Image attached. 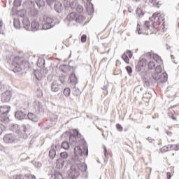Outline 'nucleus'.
Instances as JSON below:
<instances>
[{
    "mask_svg": "<svg viewBox=\"0 0 179 179\" xmlns=\"http://www.w3.org/2000/svg\"><path fill=\"white\" fill-rule=\"evenodd\" d=\"M173 134V133L171 131H166V135H169V136H171Z\"/></svg>",
    "mask_w": 179,
    "mask_h": 179,
    "instance_id": "obj_62",
    "label": "nucleus"
},
{
    "mask_svg": "<svg viewBox=\"0 0 179 179\" xmlns=\"http://www.w3.org/2000/svg\"><path fill=\"white\" fill-rule=\"evenodd\" d=\"M50 179H64V178L59 172H55L50 176Z\"/></svg>",
    "mask_w": 179,
    "mask_h": 179,
    "instance_id": "obj_25",
    "label": "nucleus"
},
{
    "mask_svg": "<svg viewBox=\"0 0 179 179\" xmlns=\"http://www.w3.org/2000/svg\"><path fill=\"white\" fill-rule=\"evenodd\" d=\"M36 4L38 5V8H41V6H44V1L39 0L36 1Z\"/></svg>",
    "mask_w": 179,
    "mask_h": 179,
    "instance_id": "obj_44",
    "label": "nucleus"
},
{
    "mask_svg": "<svg viewBox=\"0 0 179 179\" xmlns=\"http://www.w3.org/2000/svg\"><path fill=\"white\" fill-rule=\"evenodd\" d=\"M122 59L126 62V64H129V58L126 53H124L122 56Z\"/></svg>",
    "mask_w": 179,
    "mask_h": 179,
    "instance_id": "obj_36",
    "label": "nucleus"
},
{
    "mask_svg": "<svg viewBox=\"0 0 179 179\" xmlns=\"http://www.w3.org/2000/svg\"><path fill=\"white\" fill-rule=\"evenodd\" d=\"M31 179H36V176L31 175Z\"/></svg>",
    "mask_w": 179,
    "mask_h": 179,
    "instance_id": "obj_64",
    "label": "nucleus"
},
{
    "mask_svg": "<svg viewBox=\"0 0 179 179\" xmlns=\"http://www.w3.org/2000/svg\"><path fill=\"white\" fill-rule=\"evenodd\" d=\"M147 141H148V142L150 143H152V142H154L155 141V140H153L152 138H150V137H148V138H147Z\"/></svg>",
    "mask_w": 179,
    "mask_h": 179,
    "instance_id": "obj_59",
    "label": "nucleus"
},
{
    "mask_svg": "<svg viewBox=\"0 0 179 179\" xmlns=\"http://www.w3.org/2000/svg\"><path fill=\"white\" fill-rule=\"evenodd\" d=\"M169 79V77L167 76V73H163L161 76H159V82L161 83H166L167 82V80Z\"/></svg>",
    "mask_w": 179,
    "mask_h": 179,
    "instance_id": "obj_23",
    "label": "nucleus"
},
{
    "mask_svg": "<svg viewBox=\"0 0 179 179\" xmlns=\"http://www.w3.org/2000/svg\"><path fill=\"white\" fill-rule=\"evenodd\" d=\"M126 71H127L129 75H131V73H132V68H131V66H126Z\"/></svg>",
    "mask_w": 179,
    "mask_h": 179,
    "instance_id": "obj_45",
    "label": "nucleus"
},
{
    "mask_svg": "<svg viewBox=\"0 0 179 179\" xmlns=\"http://www.w3.org/2000/svg\"><path fill=\"white\" fill-rule=\"evenodd\" d=\"M46 2L48 5L51 6L52 3H54V2H55V0H46Z\"/></svg>",
    "mask_w": 179,
    "mask_h": 179,
    "instance_id": "obj_51",
    "label": "nucleus"
},
{
    "mask_svg": "<svg viewBox=\"0 0 179 179\" xmlns=\"http://www.w3.org/2000/svg\"><path fill=\"white\" fill-rule=\"evenodd\" d=\"M12 99V92L6 91L1 94V101L3 103H8Z\"/></svg>",
    "mask_w": 179,
    "mask_h": 179,
    "instance_id": "obj_11",
    "label": "nucleus"
},
{
    "mask_svg": "<svg viewBox=\"0 0 179 179\" xmlns=\"http://www.w3.org/2000/svg\"><path fill=\"white\" fill-rule=\"evenodd\" d=\"M159 73H154L152 76L155 80H159L160 79V76H159Z\"/></svg>",
    "mask_w": 179,
    "mask_h": 179,
    "instance_id": "obj_39",
    "label": "nucleus"
},
{
    "mask_svg": "<svg viewBox=\"0 0 179 179\" xmlns=\"http://www.w3.org/2000/svg\"><path fill=\"white\" fill-rule=\"evenodd\" d=\"M127 55L128 57L132 58V53L131 52V51H127Z\"/></svg>",
    "mask_w": 179,
    "mask_h": 179,
    "instance_id": "obj_57",
    "label": "nucleus"
},
{
    "mask_svg": "<svg viewBox=\"0 0 179 179\" xmlns=\"http://www.w3.org/2000/svg\"><path fill=\"white\" fill-rule=\"evenodd\" d=\"M22 24L25 30H30V21L28 17H24Z\"/></svg>",
    "mask_w": 179,
    "mask_h": 179,
    "instance_id": "obj_18",
    "label": "nucleus"
},
{
    "mask_svg": "<svg viewBox=\"0 0 179 179\" xmlns=\"http://www.w3.org/2000/svg\"><path fill=\"white\" fill-rule=\"evenodd\" d=\"M43 106L41 105V103L38 101H35L34 102V108L36 110V111H40L41 110Z\"/></svg>",
    "mask_w": 179,
    "mask_h": 179,
    "instance_id": "obj_24",
    "label": "nucleus"
},
{
    "mask_svg": "<svg viewBox=\"0 0 179 179\" xmlns=\"http://www.w3.org/2000/svg\"><path fill=\"white\" fill-rule=\"evenodd\" d=\"M22 175H15L13 176V179H21Z\"/></svg>",
    "mask_w": 179,
    "mask_h": 179,
    "instance_id": "obj_54",
    "label": "nucleus"
},
{
    "mask_svg": "<svg viewBox=\"0 0 179 179\" xmlns=\"http://www.w3.org/2000/svg\"><path fill=\"white\" fill-rule=\"evenodd\" d=\"M31 174L29 173V174H27L25 175V178H31Z\"/></svg>",
    "mask_w": 179,
    "mask_h": 179,
    "instance_id": "obj_61",
    "label": "nucleus"
},
{
    "mask_svg": "<svg viewBox=\"0 0 179 179\" xmlns=\"http://www.w3.org/2000/svg\"><path fill=\"white\" fill-rule=\"evenodd\" d=\"M169 150H179V144L169 145Z\"/></svg>",
    "mask_w": 179,
    "mask_h": 179,
    "instance_id": "obj_32",
    "label": "nucleus"
},
{
    "mask_svg": "<svg viewBox=\"0 0 179 179\" xmlns=\"http://www.w3.org/2000/svg\"><path fill=\"white\" fill-rule=\"evenodd\" d=\"M11 130L15 134H18L20 138H25V131L22 127L19 126L18 124H13L11 126Z\"/></svg>",
    "mask_w": 179,
    "mask_h": 179,
    "instance_id": "obj_7",
    "label": "nucleus"
},
{
    "mask_svg": "<svg viewBox=\"0 0 179 179\" xmlns=\"http://www.w3.org/2000/svg\"><path fill=\"white\" fill-rule=\"evenodd\" d=\"M170 150L169 145L164 146L162 148V152H169Z\"/></svg>",
    "mask_w": 179,
    "mask_h": 179,
    "instance_id": "obj_46",
    "label": "nucleus"
},
{
    "mask_svg": "<svg viewBox=\"0 0 179 179\" xmlns=\"http://www.w3.org/2000/svg\"><path fill=\"white\" fill-rule=\"evenodd\" d=\"M25 13H26V11L24 10H22L18 11L17 15H18V16L23 17V16H24Z\"/></svg>",
    "mask_w": 179,
    "mask_h": 179,
    "instance_id": "obj_43",
    "label": "nucleus"
},
{
    "mask_svg": "<svg viewBox=\"0 0 179 179\" xmlns=\"http://www.w3.org/2000/svg\"><path fill=\"white\" fill-rule=\"evenodd\" d=\"M104 150V156L107 158V156H108V152H107V148L106 146L103 147Z\"/></svg>",
    "mask_w": 179,
    "mask_h": 179,
    "instance_id": "obj_52",
    "label": "nucleus"
},
{
    "mask_svg": "<svg viewBox=\"0 0 179 179\" xmlns=\"http://www.w3.org/2000/svg\"><path fill=\"white\" fill-rule=\"evenodd\" d=\"M55 9L56 12H57L58 13H61V12H62V10L64 9V7L62 6V3L56 2L55 4Z\"/></svg>",
    "mask_w": 179,
    "mask_h": 179,
    "instance_id": "obj_19",
    "label": "nucleus"
},
{
    "mask_svg": "<svg viewBox=\"0 0 179 179\" xmlns=\"http://www.w3.org/2000/svg\"><path fill=\"white\" fill-rule=\"evenodd\" d=\"M136 15H138V16L139 17H142V16H143V15H145V13H143V10L140 8H137Z\"/></svg>",
    "mask_w": 179,
    "mask_h": 179,
    "instance_id": "obj_35",
    "label": "nucleus"
},
{
    "mask_svg": "<svg viewBox=\"0 0 179 179\" xmlns=\"http://www.w3.org/2000/svg\"><path fill=\"white\" fill-rule=\"evenodd\" d=\"M65 68H66V65H62L60 66V69H62V72H65Z\"/></svg>",
    "mask_w": 179,
    "mask_h": 179,
    "instance_id": "obj_58",
    "label": "nucleus"
},
{
    "mask_svg": "<svg viewBox=\"0 0 179 179\" xmlns=\"http://www.w3.org/2000/svg\"><path fill=\"white\" fill-rule=\"evenodd\" d=\"M70 82L71 83H73V85H77V83H78V77H76V75L74 73H72L70 75Z\"/></svg>",
    "mask_w": 179,
    "mask_h": 179,
    "instance_id": "obj_21",
    "label": "nucleus"
},
{
    "mask_svg": "<svg viewBox=\"0 0 179 179\" xmlns=\"http://www.w3.org/2000/svg\"><path fill=\"white\" fill-rule=\"evenodd\" d=\"M166 176H167V179H171V173L168 172L166 173Z\"/></svg>",
    "mask_w": 179,
    "mask_h": 179,
    "instance_id": "obj_60",
    "label": "nucleus"
},
{
    "mask_svg": "<svg viewBox=\"0 0 179 179\" xmlns=\"http://www.w3.org/2000/svg\"><path fill=\"white\" fill-rule=\"evenodd\" d=\"M74 135H76L78 138H79V136H80V134H79V131L76 129H75L73 131Z\"/></svg>",
    "mask_w": 179,
    "mask_h": 179,
    "instance_id": "obj_55",
    "label": "nucleus"
},
{
    "mask_svg": "<svg viewBox=\"0 0 179 179\" xmlns=\"http://www.w3.org/2000/svg\"><path fill=\"white\" fill-rule=\"evenodd\" d=\"M78 170H80V171H86L87 169V165L86 164L81 162L80 164H78L77 165Z\"/></svg>",
    "mask_w": 179,
    "mask_h": 179,
    "instance_id": "obj_22",
    "label": "nucleus"
},
{
    "mask_svg": "<svg viewBox=\"0 0 179 179\" xmlns=\"http://www.w3.org/2000/svg\"><path fill=\"white\" fill-rule=\"evenodd\" d=\"M3 29V22L1 21L0 22V34H2Z\"/></svg>",
    "mask_w": 179,
    "mask_h": 179,
    "instance_id": "obj_53",
    "label": "nucleus"
},
{
    "mask_svg": "<svg viewBox=\"0 0 179 179\" xmlns=\"http://www.w3.org/2000/svg\"><path fill=\"white\" fill-rule=\"evenodd\" d=\"M55 156H57V151L55 150V149H50V150L49 151V157H50V159H54Z\"/></svg>",
    "mask_w": 179,
    "mask_h": 179,
    "instance_id": "obj_27",
    "label": "nucleus"
},
{
    "mask_svg": "<svg viewBox=\"0 0 179 179\" xmlns=\"http://www.w3.org/2000/svg\"><path fill=\"white\" fill-rule=\"evenodd\" d=\"M76 10L78 12V13H82L83 12V6L81 5H77Z\"/></svg>",
    "mask_w": 179,
    "mask_h": 179,
    "instance_id": "obj_40",
    "label": "nucleus"
},
{
    "mask_svg": "<svg viewBox=\"0 0 179 179\" xmlns=\"http://www.w3.org/2000/svg\"><path fill=\"white\" fill-rule=\"evenodd\" d=\"M69 143H68V141H64L62 143V149H64V150H69Z\"/></svg>",
    "mask_w": 179,
    "mask_h": 179,
    "instance_id": "obj_30",
    "label": "nucleus"
},
{
    "mask_svg": "<svg viewBox=\"0 0 179 179\" xmlns=\"http://www.w3.org/2000/svg\"><path fill=\"white\" fill-rule=\"evenodd\" d=\"M29 66V62L18 59V61L15 58V61L12 64V68L13 72H21L23 69H26Z\"/></svg>",
    "mask_w": 179,
    "mask_h": 179,
    "instance_id": "obj_2",
    "label": "nucleus"
},
{
    "mask_svg": "<svg viewBox=\"0 0 179 179\" xmlns=\"http://www.w3.org/2000/svg\"><path fill=\"white\" fill-rule=\"evenodd\" d=\"M10 111V106H0V122H5L9 120L8 114Z\"/></svg>",
    "mask_w": 179,
    "mask_h": 179,
    "instance_id": "obj_3",
    "label": "nucleus"
},
{
    "mask_svg": "<svg viewBox=\"0 0 179 179\" xmlns=\"http://www.w3.org/2000/svg\"><path fill=\"white\" fill-rule=\"evenodd\" d=\"M27 114L22 111L18 110L15 112V117L17 120H22L26 118Z\"/></svg>",
    "mask_w": 179,
    "mask_h": 179,
    "instance_id": "obj_15",
    "label": "nucleus"
},
{
    "mask_svg": "<svg viewBox=\"0 0 179 179\" xmlns=\"http://www.w3.org/2000/svg\"><path fill=\"white\" fill-rule=\"evenodd\" d=\"M79 176H80L79 169H78L75 165H72L71 166L70 172L69 174V178L76 179V178H78V177H79Z\"/></svg>",
    "mask_w": 179,
    "mask_h": 179,
    "instance_id": "obj_9",
    "label": "nucleus"
},
{
    "mask_svg": "<svg viewBox=\"0 0 179 179\" xmlns=\"http://www.w3.org/2000/svg\"><path fill=\"white\" fill-rule=\"evenodd\" d=\"M75 156L73 158V162L76 166L80 164L83 161V158L82 157L83 155L85 156H88L89 150H87V147L84 146L83 150L80 146H76L74 148Z\"/></svg>",
    "mask_w": 179,
    "mask_h": 179,
    "instance_id": "obj_1",
    "label": "nucleus"
},
{
    "mask_svg": "<svg viewBox=\"0 0 179 179\" xmlns=\"http://www.w3.org/2000/svg\"><path fill=\"white\" fill-rule=\"evenodd\" d=\"M66 163H68V160L59 158L56 162V166L57 169H62L63 166H65Z\"/></svg>",
    "mask_w": 179,
    "mask_h": 179,
    "instance_id": "obj_14",
    "label": "nucleus"
},
{
    "mask_svg": "<svg viewBox=\"0 0 179 179\" xmlns=\"http://www.w3.org/2000/svg\"><path fill=\"white\" fill-rule=\"evenodd\" d=\"M27 118L28 120H30V121H32L33 122H38V117H37V115H36L34 113H29L27 114Z\"/></svg>",
    "mask_w": 179,
    "mask_h": 179,
    "instance_id": "obj_17",
    "label": "nucleus"
},
{
    "mask_svg": "<svg viewBox=\"0 0 179 179\" xmlns=\"http://www.w3.org/2000/svg\"><path fill=\"white\" fill-rule=\"evenodd\" d=\"M69 157V154H68L66 152H62L60 153V159H62L63 160H66V158Z\"/></svg>",
    "mask_w": 179,
    "mask_h": 179,
    "instance_id": "obj_33",
    "label": "nucleus"
},
{
    "mask_svg": "<svg viewBox=\"0 0 179 179\" xmlns=\"http://www.w3.org/2000/svg\"><path fill=\"white\" fill-rule=\"evenodd\" d=\"M153 59H154L155 61H156V62H157L158 64H162V58H160V57H159V55H153Z\"/></svg>",
    "mask_w": 179,
    "mask_h": 179,
    "instance_id": "obj_37",
    "label": "nucleus"
},
{
    "mask_svg": "<svg viewBox=\"0 0 179 179\" xmlns=\"http://www.w3.org/2000/svg\"><path fill=\"white\" fill-rule=\"evenodd\" d=\"M3 131H5V127L2 124H0V135H1Z\"/></svg>",
    "mask_w": 179,
    "mask_h": 179,
    "instance_id": "obj_50",
    "label": "nucleus"
},
{
    "mask_svg": "<svg viewBox=\"0 0 179 179\" xmlns=\"http://www.w3.org/2000/svg\"><path fill=\"white\" fill-rule=\"evenodd\" d=\"M155 66H156V64L155 63V62L150 61V62L148 63V69H155Z\"/></svg>",
    "mask_w": 179,
    "mask_h": 179,
    "instance_id": "obj_38",
    "label": "nucleus"
},
{
    "mask_svg": "<svg viewBox=\"0 0 179 179\" xmlns=\"http://www.w3.org/2000/svg\"><path fill=\"white\" fill-rule=\"evenodd\" d=\"M69 142L71 145V146H76V143L78 142V140L76 139V136L73 134H71L69 136Z\"/></svg>",
    "mask_w": 179,
    "mask_h": 179,
    "instance_id": "obj_20",
    "label": "nucleus"
},
{
    "mask_svg": "<svg viewBox=\"0 0 179 179\" xmlns=\"http://www.w3.org/2000/svg\"><path fill=\"white\" fill-rule=\"evenodd\" d=\"M116 128L118 129V131H120V132H122L123 128H122V126H121V124H117L116 125Z\"/></svg>",
    "mask_w": 179,
    "mask_h": 179,
    "instance_id": "obj_49",
    "label": "nucleus"
},
{
    "mask_svg": "<svg viewBox=\"0 0 179 179\" xmlns=\"http://www.w3.org/2000/svg\"><path fill=\"white\" fill-rule=\"evenodd\" d=\"M22 5V0H15L14 6H20Z\"/></svg>",
    "mask_w": 179,
    "mask_h": 179,
    "instance_id": "obj_41",
    "label": "nucleus"
},
{
    "mask_svg": "<svg viewBox=\"0 0 179 179\" xmlns=\"http://www.w3.org/2000/svg\"><path fill=\"white\" fill-rule=\"evenodd\" d=\"M151 24H159V22L164 20V15H160V13H155L152 17H150Z\"/></svg>",
    "mask_w": 179,
    "mask_h": 179,
    "instance_id": "obj_6",
    "label": "nucleus"
},
{
    "mask_svg": "<svg viewBox=\"0 0 179 179\" xmlns=\"http://www.w3.org/2000/svg\"><path fill=\"white\" fill-rule=\"evenodd\" d=\"M149 29H150V22L146 21L143 28H141V24H137L136 31L138 34H145V33H146V31L149 30Z\"/></svg>",
    "mask_w": 179,
    "mask_h": 179,
    "instance_id": "obj_8",
    "label": "nucleus"
},
{
    "mask_svg": "<svg viewBox=\"0 0 179 179\" xmlns=\"http://www.w3.org/2000/svg\"><path fill=\"white\" fill-rule=\"evenodd\" d=\"M73 96H80V90L76 87H74L72 90Z\"/></svg>",
    "mask_w": 179,
    "mask_h": 179,
    "instance_id": "obj_26",
    "label": "nucleus"
},
{
    "mask_svg": "<svg viewBox=\"0 0 179 179\" xmlns=\"http://www.w3.org/2000/svg\"><path fill=\"white\" fill-rule=\"evenodd\" d=\"M3 141L6 143H13L16 141V136L13 134H6L3 137Z\"/></svg>",
    "mask_w": 179,
    "mask_h": 179,
    "instance_id": "obj_12",
    "label": "nucleus"
},
{
    "mask_svg": "<svg viewBox=\"0 0 179 179\" xmlns=\"http://www.w3.org/2000/svg\"><path fill=\"white\" fill-rule=\"evenodd\" d=\"M87 40V36H86V35H83L81 36V43H86Z\"/></svg>",
    "mask_w": 179,
    "mask_h": 179,
    "instance_id": "obj_47",
    "label": "nucleus"
},
{
    "mask_svg": "<svg viewBox=\"0 0 179 179\" xmlns=\"http://www.w3.org/2000/svg\"><path fill=\"white\" fill-rule=\"evenodd\" d=\"M63 93L66 97H69V96L71 95V89H69V87L65 88Z\"/></svg>",
    "mask_w": 179,
    "mask_h": 179,
    "instance_id": "obj_34",
    "label": "nucleus"
},
{
    "mask_svg": "<svg viewBox=\"0 0 179 179\" xmlns=\"http://www.w3.org/2000/svg\"><path fill=\"white\" fill-rule=\"evenodd\" d=\"M145 66H146V59H141L137 65L136 66V71L142 76L144 78V76H146V71H145Z\"/></svg>",
    "mask_w": 179,
    "mask_h": 179,
    "instance_id": "obj_5",
    "label": "nucleus"
},
{
    "mask_svg": "<svg viewBox=\"0 0 179 179\" xmlns=\"http://www.w3.org/2000/svg\"><path fill=\"white\" fill-rule=\"evenodd\" d=\"M155 73H162V66H157L155 68Z\"/></svg>",
    "mask_w": 179,
    "mask_h": 179,
    "instance_id": "obj_42",
    "label": "nucleus"
},
{
    "mask_svg": "<svg viewBox=\"0 0 179 179\" xmlns=\"http://www.w3.org/2000/svg\"><path fill=\"white\" fill-rule=\"evenodd\" d=\"M85 21V17L82 15H78L76 17V21L77 23H82V22Z\"/></svg>",
    "mask_w": 179,
    "mask_h": 179,
    "instance_id": "obj_29",
    "label": "nucleus"
},
{
    "mask_svg": "<svg viewBox=\"0 0 179 179\" xmlns=\"http://www.w3.org/2000/svg\"><path fill=\"white\" fill-rule=\"evenodd\" d=\"M56 23L54 19L48 15L43 16V30H48L52 29L55 26Z\"/></svg>",
    "mask_w": 179,
    "mask_h": 179,
    "instance_id": "obj_4",
    "label": "nucleus"
},
{
    "mask_svg": "<svg viewBox=\"0 0 179 179\" xmlns=\"http://www.w3.org/2000/svg\"><path fill=\"white\" fill-rule=\"evenodd\" d=\"M29 4H31L30 8L34 6V2L31 1H27L24 3V5H29Z\"/></svg>",
    "mask_w": 179,
    "mask_h": 179,
    "instance_id": "obj_48",
    "label": "nucleus"
},
{
    "mask_svg": "<svg viewBox=\"0 0 179 179\" xmlns=\"http://www.w3.org/2000/svg\"><path fill=\"white\" fill-rule=\"evenodd\" d=\"M35 167H36L37 169H40V167H41V163L36 162L35 163Z\"/></svg>",
    "mask_w": 179,
    "mask_h": 179,
    "instance_id": "obj_56",
    "label": "nucleus"
},
{
    "mask_svg": "<svg viewBox=\"0 0 179 179\" xmlns=\"http://www.w3.org/2000/svg\"><path fill=\"white\" fill-rule=\"evenodd\" d=\"M50 90L53 93H59V92H62V85L57 80L53 81L51 84Z\"/></svg>",
    "mask_w": 179,
    "mask_h": 179,
    "instance_id": "obj_10",
    "label": "nucleus"
},
{
    "mask_svg": "<svg viewBox=\"0 0 179 179\" xmlns=\"http://www.w3.org/2000/svg\"><path fill=\"white\" fill-rule=\"evenodd\" d=\"M29 30H31V31H37V30H40V23L38 21L34 20L31 23Z\"/></svg>",
    "mask_w": 179,
    "mask_h": 179,
    "instance_id": "obj_13",
    "label": "nucleus"
},
{
    "mask_svg": "<svg viewBox=\"0 0 179 179\" xmlns=\"http://www.w3.org/2000/svg\"><path fill=\"white\" fill-rule=\"evenodd\" d=\"M34 75L35 76V77L38 80H41V78H43V75L41 74V73H40L39 71H34Z\"/></svg>",
    "mask_w": 179,
    "mask_h": 179,
    "instance_id": "obj_28",
    "label": "nucleus"
},
{
    "mask_svg": "<svg viewBox=\"0 0 179 179\" xmlns=\"http://www.w3.org/2000/svg\"><path fill=\"white\" fill-rule=\"evenodd\" d=\"M76 13H71L70 14H69L67 16H66V20L67 22H69V23H72V24H73V22L76 21Z\"/></svg>",
    "mask_w": 179,
    "mask_h": 179,
    "instance_id": "obj_16",
    "label": "nucleus"
},
{
    "mask_svg": "<svg viewBox=\"0 0 179 179\" xmlns=\"http://www.w3.org/2000/svg\"><path fill=\"white\" fill-rule=\"evenodd\" d=\"M14 27L15 29H20V20L17 18H14Z\"/></svg>",
    "mask_w": 179,
    "mask_h": 179,
    "instance_id": "obj_31",
    "label": "nucleus"
},
{
    "mask_svg": "<svg viewBox=\"0 0 179 179\" xmlns=\"http://www.w3.org/2000/svg\"><path fill=\"white\" fill-rule=\"evenodd\" d=\"M171 118H172V120H173L174 121H176V120H177V119L176 118V117H174V114H173V113H171Z\"/></svg>",
    "mask_w": 179,
    "mask_h": 179,
    "instance_id": "obj_63",
    "label": "nucleus"
}]
</instances>
